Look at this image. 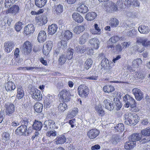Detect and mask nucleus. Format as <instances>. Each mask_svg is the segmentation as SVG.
<instances>
[{
    "label": "nucleus",
    "instance_id": "f257e3e1",
    "mask_svg": "<svg viewBox=\"0 0 150 150\" xmlns=\"http://www.w3.org/2000/svg\"><path fill=\"white\" fill-rule=\"evenodd\" d=\"M124 116L126 120L125 122L127 125H135L139 122V117L137 114L133 115L129 112L125 114Z\"/></svg>",
    "mask_w": 150,
    "mask_h": 150
},
{
    "label": "nucleus",
    "instance_id": "f03ea898",
    "mask_svg": "<svg viewBox=\"0 0 150 150\" xmlns=\"http://www.w3.org/2000/svg\"><path fill=\"white\" fill-rule=\"evenodd\" d=\"M78 93L80 97L86 98L87 97L89 93V88L85 84L80 85L77 88Z\"/></svg>",
    "mask_w": 150,
    "mask_h": 150
},
{
    "label": "nucleus",
    "instance_id": "7ed1b4c3",
    "mask_svg": "<svg viewBox=\"0 0 150 150\" xmlns=\"http://www.w3.org/2000/svg\"><path fill=\"white\" fill-rule=\"evenodd\" d=\"M32 127H30L27 129V127L22 125L18 127L15 131L16 134L24 136H28L32 132Z\"/></svg>",
    "mask_w": 150,
    "mask_h": 150
},
{
    "label": "nucleus",
    "instance_id": "20e7f679",
    "mask_svg": "<svg viewBox=\"0 0 150 150\" xmlns=\"http://www.w3.org/2000/svg\"><path fill=\"white\" fill-rule=\"evenodd\" d=\"M58 96L62 102H68L70 100V92L68 89H64L62 90L59 92Z\"/></svg>",
    "mask_w": 150,
    "mask_h": 150
},
{
    "label": "nucleus",
    "instance_id": "39448f33",
    "mask_svg": "<svg viewBox=\"0 0 150 150\" xmlns=\"http://www.w3.org/2000/svg\"><path fill=\"white\" fill-rule=\"evenodd\" d=\"M4 101V108L6 114L8 116H10L15 112V107L12 103Z\"/></svg>",
    "mask_w": 150,
    "mask_h": 150
},
{
    "label": "nucleus",
    "instance_id": "423d86ee",
    "mask_svg": "<svg viewBox=\"0 0 150 150\" xmlns=\"http://www.w3.org/2000/svg\"><path fill=\"white\" fill-rule=\"evenodd\" d=\"M30 93L33 98L37 101H39L42 99V96L41 91L36 88H31Z\"/></svg>",
    "mask_w": 150,
    "mask_h": 150
},
{
    "label": "nucleus",
    "instance_id": "0eeeda50",
    "mask_svg": "<svg viewBox=\"0 0 150 150\" xmlns=\"http://www.w3.org/2000/svg\"><path fill=\"white\" fill-rule=\"evenodd\" d=\"M32 48L33 45L31 43L28 41H26L23 44L22 50L24 53L28 54L32 51Z\"/></svg>",
    "mask_w": 150,
    "mask_h": 150
},
{
    "label": "nucleus",
    "instance_id": "6e6552de",
    "mask_svg": "<svg viewBox=\"0 0 150 150\" xmlns=\"http://www.w3.org/2000/svg\"><path fill=\"white\" fill-rule=\"evenodd\" d=\"M35 21L37 24L40 26H42L46 24L47 22V17L44 15H38L35 18Z\"/></svg>",
    "mask_w": 150,
    "mask_h": 150
},
{
    "label": "nucleus",
    "instance_id": "1a4fd4ad",
    "mask_svg": "<svg viewBox=\"0 0 150 150\" xmlns=\"http://www.w3.org/2000/svg\"><path fill=\"white\" fill-rule=\"evenodd\" d=\"M123 99L125 103L124 106L126 108H128L130 105L135 102L134 98L128 94H126L124 96Z\"/></svg>",
    "mask_w": 150,
    "mask_h": 150
},
{
    "label": "nucleus",
    "instance_id": "9d476101",
    "mask_svg": "<svg viewBox=\"0 0 150 150\" xmlns=\"http://www.w3.org/2000/svg\"><path fill=\"white\" fill-rule=\"evenodd\" d=\"M100 131L96 129H92L88 131L87 135L88 137L90 139H93L96 138L99 134Z\"/></svg>",
    "mask_w": 150,
    "mask_h": 150
},
{
    "label": "nucleus",
    "instance_id": "9b49d317",
    "mask_svg": "<svg viewBox=\"0 0 150 150\" xmlns=\"http://www.w3.org/2000/svg\"><path fill=\"white\" fill-rule=\"evenodd\" d=\"M132 91L137 100H140L143 98V93L140 89L137 88H134L132 90Z\"/></svg>",
    "mask_w": 150,
    "mask_h": 150
},
{
    "label": "nucleus",
    "instance_id": "f8f14e48",
    "mask_svg": "<svg viewBox=\"0 0 150 150\" xmlns=\"http://www.w3.org/2000/svg\"><path fill=\"white\" fill-rule=\"evenodd\" d=\"M101 64L102 67L104 69L109 70L111 69L113 66L112 63L111 62L110 63L108 60L106 58H104L102 60Z\"/></svg>",
    "mask_w": 150,
    "mask_h": 150
},
{
    "label": "nucleus",
    "instance_id": "ddd939ff",
    "mask_svg": "<svg viewBox=\"0 0 150 150\" xmlns=\"http://www.w3.org/2000/svg\"><path fill=\"white\" fill-rule=\"evenodd\" d=\"M121 1L124 2V5L127 7H130L132 5L134 6H138L139 3L137 0H121Z\"/></svg>",
    "mask_w": 150,
    "mask_h": 150
},
{
    "label": "nucleus",
    "instance_id": "4468645a",
    "mask_svg": "<svg viewBox=\"0 0 150 150\" xmlns=\"http://www.w3.org/2000/svg\"><path fill=\"white\" fill-rule=\"evenodd\" d=\"M35 30L34 26L32 24H29L24 28V33L27 35L33 33Z\"/></svg>",
    "mask_w": 150,
    "mask_h": 150
},
{
    "label": "nucleus",
    "instance_id": "2eb2a0df",
    "mask_svg": "<svg viewBox=\"0 0 150 150\" xmlns=\"http://www.w3.org/2000/svg\"><path fill=\"white\" fill-rule=\"evenodd\" d=\"M13 46V43L11 41H7L4 44V50L6 52L9 53L12 50Z\"/></svg>",
    "mask_w": 150,
    "mask_h": 150
},
{
    "label": "nucleus",
    "instance_id": "dca6fc26",
    "mask_svg": "<svg viewBox=\"0 0 150 150\" xmlns=\"http://www.w3.org/2000/svg\"><path fill=\"white\" fill-rule=\"evenodd\" d=\"M19 10V7L18 5H14L6 10V13L7 14L11 13L15 15L18 13Z\"/></svg>",
    "mask_w": 150,
    "mask_h": 150
},
{
    "label": "nucleus",
    "instance_id": "f3484780",
    "mask_svg": "<svg viewBox=\"0 0 150 150\" xmlns=\"http://www.w3.org/2000/svg\"><path fill=\"white\" fill-rule=\"evenodd\" d=\"M72 18L75 21L78 23H82L83 21V17L78 13H74L72 15Z\"/></svg>",
    "mask_w": 150,
    "mask_h": 150
},
{
    "label": "nucleus",
    "instance_id": "a211bd4d",
    "mask_svg": "<svg viewBox=\"0 0 150 150\" xmlns=\"http://www.w3.org/2000/svg\"><path fill=\"white\" fill-rule=\"evenodd\" d=\"M105 108L109 110H112L114 108V106L112 103V101L111 100L105 99L103 101Z\"/></svg>",
    "mask_w": 150,
    "mask_h": 150
},
{
    "label": "nucleus",
    "instance_id": "6ab92c4d",
    "mask_svg": "<svg viewBox=\"0 0 150 150\" xmlns=\"http://www.w3.org/2000/svg\"><path fill=\"white\" fill-rule=\"evenodd\" d=\"M46 39V35L45 31L44 30L40 31L37 37L38 42L40 43L43 42L45 41Z\"/></svg>",
    "mask_w": 150,
    "mask_h": 150
},
{
    "label": "nucleus",
    "instance_id": "aec40b11",
    "mask_svg": "<svg viewBox=\"0 0 150 150\" xmlns=\"http://www.w3.org/2000/svg\"><path fill=\"white\" fill-rule=\"evenodd\" d=\"M66 140V138L64 134H62L57 137L55 139V142L57 144H62L64 143Z\"/></svg>",
    "mask_w": 150,
    "mask_h": 150
},
{
    "label": "nucleus",
    "instance_id": "412c9836",
    "mask_svg": "<svg viewBox=\"0 0 150 150\" xmlns=\"http://www.w3.org/2000/svg\"><path fill=\"white\" fill-rule=\"evenodd\" d=\"M6 90L7 91L14 90L16 88L15 83L12 81H8L5 85Z\"/></svg>",
    "mask_w": 150,
    "mask_h": 150
},
{
    "label": "nucleus",
    "instance_id": "4be33fe9",
    "mask_svg": "<svg viewBox=\"0 0 150 150\" xmlns=\"http://www.w3.org/2000/svg\"><path fill=\"white\" fill-rule=\"evenodd\" d=\"M138 30L141 33L143 34H147L150 31V29L148 26L143 25H140L138 28Z\"/></svg>",
    "mask_w": 150,
    "mask_h": 150
},
{
    "label": "nucleus",
    "instance_id": "5701e85b",
    "mask_svg": "<svg viewBox=\"0 0 150 150\" xmlns=\"http://www.w3.org/2000/svg\"><path fill=\"white\" fill-rule=\"evenodd\" d=\"M95 108L99 116L103 117L105 115V111L103 109L101 104H99L97 105H96Z\"/></svg>",
    "mask_w": 150,
    "mask_h": 150
},
{
    "label": "nucleus",
    "instance_id": "b1692460",
    "mask_svg": "<svg viewBox=\"0 0 150 150\" xmlns=\"http://www.w3.org/2000/svg\"><path fill=\"white\" fill-rule=\"evenodd\" d=\"M103 91L105 93H110L115 90L114 86L111 85H107L104 86L103 88Z\"/></svg>",
    "mask_w": 150,
    "mask_h": 150
},
{
    "label": "nucleus",
    "instance_id": "393cba45",
    "mask_svg": "<svg viewBox=\"0 0 150 150\" xmlns=\"http://www.w3.org/2000/svg\"><path fill=\"white\" fill-rule=\"evenodd\" d=\"M90 43L92 47L95 49H97L99 47V42L96 38H93L90 40Z\"/></svg>",
    "mask_w": 150,
    "mask_h": 150
},
{
    "label": "nucleus",
    "instance_id": "a878e982",
    "mask_svg": "<svg viewBox=\"0 0 150 150\" xmlns=\"http://www.w3.org/2000/svg\"><path fill=\"white\" fill-rule=\"evenodd\" d=\"M97 16V14L95 12H89L86 14L85 18L88 21H91L95 19Z\"/></svg>",
    "mask_w": 150,
    "mask_h": 150
},
{
    "label": "nucleus",
    "instance_id": "bb28decb",
    "mask_svg": "<svg viewBox=\"0 0 150 150\" xmlns=\"http://www.w3.org/2000/svg\"><path fill=\"white\" fill-rule=\"evenodd\" d=\"M57 26L55 24H52L48 26V33L49 34L52 35L54 34L57 31Z\"/></svg>",
    "mask_w": 150,
    "mask_h": 150
},
{
    "label": "nucleus",
    "instance_id": "cd10ccee",
    "mask_svg": "<svg viewBox=\"0 0 150 150\" xmlns=\"http://www.w3.org/2000/svg\"><path fill=\"white\" fill-rule=\"evenodd\" d=\"M79 110L77 108H74L72 109L71 112H70L68 114L66 118V120H68L71 119L72 118L74 117L78 113Z\"/></svg>",
    "mask_w": 150,
    "mask_h": 150
},
{
    "label": "nucleus",
    "instance_id": "c85d7f7f",
    "mask_svg": "<svg viewBox=\"0 0 150 150\" xmlns=\"http://www.w3.org/2000/svg\"><path fill=\"white\" fill-rule=\"evenodd\" d=\"M122 46L119 44L116 46V50L117 51L121 52L123 49H125L129 45V44L128 42H125L122 43Z\"/></svg>",
    "mask_w": 150,
    "mask_h": 150
},
{
    "label": "nucleus",
    "instance_id": "c756f323",
    "mask_svg": "<svg viewBox=\"0 0 150 150\" xmlns=\"http://www.w3.org/2000/svg\"><path fill=\"white\" fill-rule=\"evenodd\" d=\"M54 124L55 122L54 121L48 120L44 122V126L46 127L47 129H50L53 128Z\"/></svg>",
    "mask_w": 150,
    "mask_h": 150
},
{
    "label": "nucleus",
    "instance_id": "7c9ffc66",
    "mask_svg": "<svg viewBox=\"0 0 150 150\" xmlns=\"http://www.w3.org/2000/svg\"><path fill=\"white\" fill-rule=\"evenodd\" d=\"M89 37V35L87 33H84L80 38L79 43L80 44H84L86 42Z\"/></svg>",
    "mask_w": 150,
    "mask_h": 150
},
{
    "label": "nucleus",
    "instance_id": "2f4dec72",
    "mask_svg": "<svg viewBox=\"0 0 150 150\" xmlns=\"http://www.w3.org/2000/svg\"><path fill=\"white\" fill-rule=\"evenodd\" d=\"M77 11L79 12L82 13H85L88 11V7L84 4H82L77 8Z\"/></svg>",
    "mask_w": 150,
    "mask_h": 150
},
{
    "label": "nucleus",
    "instance_id": "473e14b6",
    "mask_svg": "<svg viewBox=\"0 0 150 150\" xmlns=\"http://www.w3.org/2000/svg\"><path fill=\"white\" fill-rule=\"evenodd\" d=\"M137 42L142 44L143 46L145 47H148L150 46V41L148 40L147 38H140L137 40Z\"/></svg>",
    "mask_w": 150,
    "mask_h": 150
},
{
    "label": "nucleus",
    "instance_id": "72a5a7b5",
    "mask_svg": "<svg viewBox=\"0 0 150 150\" xmlns=\"http://www.w3.org/2000/svg\"><path fill=\"white\" fill-rule=\"evenodd\" d=\"M85 29V26L83 25H79L76 26L73 29L74 32L75 34H79L82 32Z\"/></svg>",
    "mask_w": 150,
    "mask_h": 150
},
{
    "label": "nucleus",
    "instance_id": "f704fd0d",
    "mask_svg": "<svg viewBox=\"0 0 150 150\" xmlns=\"http://www.w3.org/2000/svg\"><path fill=\"white\" fill-rule=\"evenodd\" d=\"M136 143L135 142H132L129 140L125 144L124 147L127 150H129L132 149L136 146Z\"/></svg>",
    "mask_w": 150,
    "mask_h": 150
},
{
    "label": "nucleus",
    "instance_id": "c9c22d12",
    "mask_svg": "<svg viewBox=\"0 0 150 150\" xmlns=\"http://www.w3.org/2000/svg\"><path fill=\"white\" fill-rule=\"evenodd\" d=\"M53 97L52 96H47L44 101V105L47 108L51 106V103L52 102Z\"/></svg>",
    "mask_w": 150,
    "mask_h": 150
},
{
    "label": "nucleus",
    "instance_id": "e433bc0d",
    "mask_svg": "<svg viewBox=\"0 0 150 150\" xmlns=\"http://www.w3.org/2000/svg\"><path fill=\"white\" fill-rule=\"evenodd\" d=\"M34 108L35 111L37 113H41L43 108V105L41 103L37 102L34 106Z\"/></svg>",
    "mask_w": 150,
    "mask_h": 150
},
{
    "label": "nucleus",
    "instance_id": "4c0bfd02",
    "mask_svg": "<svg viewBox=\"0 0 150 150\" xmlns=\"http://www.w3.org/2000/svg\"><path fill=\"white\" fill-rule=\"evenodd\" d=\"M42 126L43 125L41 122L35 120L33 126L34 129L36 130H40L42 128Z\"/></svg>",
    "mask_w": 150,
    "mask_h": 150
},
{
    "label": "nucleus",
    "instance_id": "58836bf2",
    "mask_svg": "<svg viewBox=\"0 0 150 150\" xmlns=\"http://www.w3.org/2000/svg\"><path fill=\"white\" fill-rule=\"evenodd\" d=\"M24 96V92L23 88L21 86H19L17 88L16 97L19 99H21Z\"/></svg>",
    "mask_w": 150,
    "mask_h": 150
},
{
    "label": "nucleus",
    "instance_id": "ea45409f",
    "mask_svg": "<svg viewBox=\"0 0 150 150\" xmlns=\"http://www.w3.org/2000/svg\"><path fill=\"white\" fill-rule=\"evenodd\" d=\"M109 25L112 28H115L118 25L119 22L115 18H112L110 20Z\"/></svg>",
    "mask_w": 150,
    "mask_h": 150
},
{
    "label": "nucleus",
    "instance_id": "a19ab883",
    "mask_svg": "<svg viewBox=\"0 0 150 150\" xmlns=\"http://www.w3.org/2000/svg\"><path fill=\"white\" fill-rule=\"evenodd\" d=\"M94 28L95 30L94 29H91L90 30L91 33L94 35H99L101 33V29L98 26V25L97 23H95L94 25Z\"/></svg>",
    "mask_w": 150,
    "mask_h": 150
},
{
    "label": "nucleus",
    "instance_id": "79ce46f5",
    "mask_svg": "<svg viewBox=\"0 0 150 150\" xmlns=\"http://www.w3.org/2000/svg\"><path fill=\"white\" fill-rule=\"evenodd\" d=\"M73 36V34L70 30H66L63 34L64 38L66 40L68 41L71 39Z\"/></svg>",
    "mask_w": 150,
    "mask_h": 150
},
{
    "label": "nucleus",
    "instance_id": "37998d69",
    "mask_svg": "<svg viewBox=\"0 0 150 150\" xmlns=\"http://www.w3.org/2000/svg\"><path fill=\"white\" fill-rule=\"evenodd\" d=\"M93 61L90 58L87 59L84 64V68L86 70L88 69L91 66Z\"/></svg>",
    "mask_w": 150,
    "mask_h": 150
},
{
    "label": "nucleus",
    "instance_id": "c03bdc74",
    "mask_svg": "<svg viewBox=\"0 0 150 150\" xmlns=\"http://www.w3.org/2000/svg\"><path fill=\"white\" fill-rule=\"evenodd\" d=\"M86 47L85 46H78L75 48L76 52L78 53H83L86 51Z\"/></svg>",
    "mask_w": 150,
    "mask_h": 150
},
{
    "label": "nucleus",
    "instance_id": "a18cd8bd",
    "mask_svg": "<svg viewBox=\"0 0 150 150\" xmlns=\"http://www.w3.org/2000/svg\"><path fill=\"white\" fill-rule=\"evenodd\" d=\"M129 141L132 142H136L140 140V138L139 136V134L134 133L132 134L129 138Z\"/></svg>",
    "mask_w": 150,
    "mask_h": 150
},
{
    "label": "nucleus",
    "instance_id": "49530a36",
    "mask_svg": "<svg viewBox=\"0 0 150 150\" xmlns=\"http://www.w3.org/2000/svg\"><path fill=\"white\" fill-rule=\"evenodd\" d=\"M74 50L73 49L69 48L66 54V58L68 60L71 59L73 57Z\"/></svg>",
    "mask_w": 150,
    "mask_h": 150
},
{
    "label": "nucleus",
    "instance_id": "de8ad7c7",
    "mask_svg": "<svg viewBox=\"0 0 150 150\" xmlns=\"http://www.w3.org/2000/svg\"><path fill=\"white\" fill-rule=\"evenodd\" d=\"M35 5L39 8L44 6L47 2V0H34Z\"/></svg>",
    "mask_w": 150,
    "mask_h": 150
},
{
    "label": "nucleus",
    "instance_id": "09e8293b",
    "mask_svg": "<svg viewBox=\"0 0 150 150\" xmlns=\"http://www.w3.org/2000/svg\"><path fill=\"white\" fill-rule=\"evenodd\" d=\"M65 102H63V103H61L59 104L58 108L59 111L63 112L67 109L68 106Z\"/></svg>",
    "mask_w": 150,
    "mask_h": 150
},
{
    "label": "nucleus",
    "instance_id": "8fccbe9b",
    "mask_svg": "<svg viewBox=\"0 0 150 150\" xmlns=\"http://www.w3.org/2000/svg\"><path fill=\"white\" fill-rule=\"evenodd\" d=\"M142 63V61L140 58H137L132 62V66L134 67H138L140 66Z\"/></svg>",
    "mask_w": 150,
    "mask_h": 150
},
{
    "label": "nucleus",
    "instance_id": "3c124183",
    "mask_svg": "<svg viewBox=\"0 0 150 150\" xmlns=\"http://www.w3.org/2000/svg\"><path fill=\"white\" fill-rule=\"evenodd\" d=\"M53 9L57 14H60L63 11V6L60 4L54 6Z\"/></svg>",
    "mask_w": 150,
    "mask_h": 150
},
{
    "label": "nucleus",
    "instance_id": "603ef678",
    "mask_svg": "<svg viewBox=\"0 0 150 150\" xmlns=\"http://www.w3.org/2000/svg\"><path fill=\"white\" fill-rule=\"evenodd\" d=\"M124 125L122 123H119L115 127L117 132H122L124 130Z\"/></svg>",
    "mask_w": 150,
    "mask_h": 150
},
{
    "label": "nucleus",
    "instance_id": "864d4df0",
    "mask_svg": "<svg viewBox=\"0 0 150 150\" xmlns=\"http://www.w3.org/2000/svg\"><path fill=\"white\" fill-rule=\"evenodd\" d=\"M141 133L144 136L150 137V127H149L143 129L141 131Z\"/></svg>",
    "mask_w": 150,
    "mask_h": 150
},
{
    "label": "nucleus",
    "instance_id": "5fc2aeb1",
    "mask_svg": "<svg viewBox=\"0 0 150 150\" xmlns=\"http://www.w3.org/2000/svg\"><path fill=\"white\" fill-rule=\"evenodd\" d=\"M137 103L135 101L129 106H130V109L132 111L137 112L139 111V109L138 107H137Z\"/></svg>",
    "mask_w": 150,
    "mask_h": 150
},
{
    "label": "nucleus",
    "instance_id": "6e6d98bb",
    "mask_svg": "<svg viewBox=\"0 0 150 150\" xmlns=\"http://www.w3.org/2000/svg\"><path fill=\"white\" fill-rule=\"evenodd\" d=\"M67 59L64 55L62 54L60 55L58 59V63L59 65H62L64 64L66 61Z\"/></svg>",
    "mask_w": 150,
    "mask_h": 150
},
{
    "label": "nucleus",
    "instance_id": "4d7b16f0",
    "mask_svg": "<svg viewBox=\"0 0 150 150\" xmlns=\"http://www.w3.org/2000/svg\"><path fill=\"white\" fill-rule=\"evenodd\" d=\"M22 23L21 21H18L16 23L14 26L15 30L17 32L20 31L22 28Z\"/></svg>",
    "mask_w": 150,
    "mask_h": 150
},
{
    "label": "nucleus",
    "instance_id": "13d9d810",
    "mask_svg": "<svg viewBox=\"0 0 150 150\" xmlns=\"http://www.w3.org/2000/svg\"><path fill=\"white\" fill-rule=\"evenodd\" d=\"M2 137L3 139L5 140V142H6L10 139V135L8 133L4 132L2 134Z\"/></svg>",
    "mask_w": 150,
    "mask_h": 150
},
{
    "label": "nucleus",
    "instance_id": "bf43d9fd",
    "mask_svg": "<svg viewBox=\"0 0 150 150\" xmlns=\"http://www.w3.org/2000/svg\"><path fill=\"white\" fill-rule=\"evenodd\" d=\"M137 31L134 29H133L132 30L129 31L127 33V35L128 36L134 37L136 35Z\"/></svg>",
    "mask_w": 150,
    "mask_h": 150
},
{
    "label": "nucleus",
    "instance_id": "052dcab7",
    "mask_svg": "<svg viewBox=\"0 0 150 150\" xmlns=\"http://www.w3.org/2000/svg\"><path fill=\"white\" fill-rule=\"evenodd\" d=\"M29 122V118L24 117L22 118L21 121V123L23 125L27 127L28 125V124Z\"/></svg>",
    "mask_w": 150,
    "mask_h": 150
},
{
    "label": "nucleus",
    "instance_id": "680f3d73",
    "mask_svg": "<svg viewBox=\"0 0 150 150\" xmlns=\"http://www.w3.org/2000/svg\"><path fill=\"white\" fill-rule=\"evenodd\" d=\"M51 50L48 49L47 47H45L44 45L43 46L42 53L45 55L46 56L48 55Z\"/></svg>",
    "mask_w": 150,
    "mask_h": 150
},
{
    "label": "nucleus",
    "instance_id": "e2e57ef3",
    "mask_svg": "<svg viewBox=\"0 0 150 150\" xmlns=\"http://www.w3.org/2000/svg\"><path fill=\"white\" fill-rule=\"evenodd\" d=\"M57 135V132L55 131H48L46 133V136L47 137H55Z\"/></svg>",
    "mask_w": 150,
    "mask_h": 150
},
{
    "label": "nucleus",
    "instance_id": "0e129e2a",
    "mask_svg": "<svg viewBox=\"0 0 150 150\" xmlns=\"http://www.w3.org/2000/svg\"><path fill=\"white\" fill-rule=\"evenodd\" d=\"M46 44L45 47H47L48 49L51 50L52 48L53 44L52 41H48L46 42Z\"/></svg>",
    "mask_w": 150,
    "mask_h": 150
},
{
    "label": "nucleus",
    "instance_id": "69168bd1",
    "mask_svg": "<svg viewBox=\"0 0 150 150\" xmlns=\"http://www.w3.org/2000/svg\"><path fill=\"white\" fill-rule=\"evenodd\" d=\"M119 40V38L117 36H114L111 37L110 39V40L112 43H115L117 42Z\"/></svg>",
    "mask_w": 150,
    "mask_h": 150
},
{
    "label": "nucleus",
    "instance_id": "338daca9",
    "mask_svg": "<svg viewBox=\"0 0 150 150\" xmlns=\"http://www.w3.org/2000/svg\"><path fill=\"white\" fill-rule=\"evenodd\" d=\"M110 9L113 11H116L117 10V6L113 3H112L110 6Z\"/></svg>",
    "mask_w": 150,
    "mask_h": 150
},
{
    "label": "nucleus",
    "instance_id": "774afa93",
    "mask_svg": "<svg viewBox=\"0 0 150 150\" xmlns=\"http://www.w3.org/2000/svg\"><path fill=\"white\" fill-rule=\"evenodd\" d=\"M76 122V119L75 118H73L69 121L68 122L69 124L71 125V128H73L74 127V123Z\"/></svg>",
    "mask_w": 150,
    "mask_h": 150
}]
</instances>
